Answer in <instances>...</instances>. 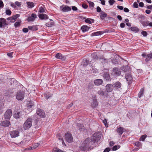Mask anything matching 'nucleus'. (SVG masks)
I'll list each match as a JSON object with an SVG mask.
<instances>
[{
	"label": "nucleus",
	"mask_w": 152,
	"mask_h": 152,
	"mask_svg": "<svg viewBox=\"0 0 152 152\" xmlns=\"http://www.w3.org/2000/svg\"><path fill=\"white\" fill-rule=\"evenodd\" d=\"M52 152H63V151L57 148H55L53 149Z\"/></svg>",
	"instance_id": "35"
},
{
	"label": "nucleus",
	"mask_w": 152,
	"mask_h": 152,
	"mask_svg": "<svg viewBox=\"0 0 152 152\" xmlns=\"http://www.w3.org/2000/svg\"><path fill=\"white\" fill-rule=\"evenodd\" d=\"M19 132L18 131H13L10 132V135L12 137L15 138L18 136Z\"/></svg>",
	"instance_id": "14"
},
{
	"label": "nucleus",
	"mask_w": 152,
	"mask_h": 152,
	"mask_svg": "<svg viewBox=\"0 0 152 152\" xmlns=\"http://www.w3.org/2000/svg\"><path fill=\"white\" fill-rule=\"evenodd\" d=\"M29 30L32 31H36L38 29V28L35 26H29L28 27Z\"/></svg>",
	"instance_id": "25"
},
{
	"label": "nucleus",
	"mask_w": 152,
	"mask_h": 152,
	"mask_svg": "<svg viewBox=\"0 0 152 152\" xmlns=\"http://www.w3.org/2000/svg\"><path fill=\"white\" fill-rule=\"evenodd\" d=\"M114 0H110L108 1V3L110 5H112L115 3Z\"/></svg>",
	"instance_id": "47"
},
{
	"label": "nucleus",
	"mask_w": 152,
	"mask_h": 152,
	"mask_svg": "<svg viewBox=\"0 0 152 152\" xmlns=\"http://www.w3.org/2000/svg\"><path fill=\"white\" fill-rule=\"evenodd\" d=\"M125 78L126 80L129 82L132 79L131 75L129 74H127L126 75Z\"/></svg>",
	"instance_id": "21"
},
{
	"label": "nucleus",
	"mask_w": 152,
	"mask_h": 152,
	"mask_svg": "<svg viewBox=\"0 0 152 152\" xmlns=\"http://www.w3.org/2000/svg\"><path fill=\"white\" fill-rule=\"evenodd\" d=\"M117 7L120 10H123L124 7L122 6L118 5L117 6Z\"/></svg>",
	"instance_id": "61"
},
{
	"label": "nucleus",
	"mask_w": 152,
	"mask_h": 152,
	"mask_svg": "<svg viewBox=\"0 0 152 152\" xmlns=\"http://www.w3.org/2000/svg\"><path fill=\"white\" fill-rule=\"evenodd\" d=\"M130 29L132 31L137 32L139 31V29L136 26H133L130 28Z\"/></svg>",
	"instance_id": "29"
},
{
	"label": "nucleus",
	"mask_w": 152,
	"mask_h": 152,
	"mask_svg": "<svg viewBox=\"0 0 152 152\" xmlns=\"http://www.w3.org/2000/svg\"><path fill=\"white\" fill-rule=\"evenodd\" d=\"M120 148V146L119 145L114 146L112 148L113 151H116L118 149V148Z\"/></svg>",
	"instance_id": "46"
},
{
	"label": "nucleus",
	"mask_w": 152,
	"mask_h": 152,
	"mask_svg": "<svg viewBox=\"0 0 152 152\" xmlns=\"http://www.w3.org/2000/svg\"><path fill=\"white\" fill-rule=\"evenodd\" d=\"M34 136V133L33 132L29 133L26 136V138L23 140V141L20 142V144H26L31 140Z\"/></svg>",
	"instance_id": "4"
},
{
	"label": "nucleus",
	"mask_w": 152,
	"mask_h": 152,
	"mask_svg": "<svg viewBox=\"0 0 152 152\" xmlns=\"http://www.w3.org/2000/svg\"><path fill=\"white\" fill-rule=\"evenodd\" d=\"M39 17L41 19H47L48 18V16L44 14H40L39 15Z\"/></svg>",
	"instance_id": "19"
},
{
	"label": "nucleus",
	"mask_w": 152,
	"mask_h": 152,
	"mask_svg": "<svg viewBox=\"0 0 152 152\" xmlns=\"http://www.w3.org/2000/svg\"><path fill=\"white\" fill-rule=\"evenodd\" d=\"M96 11L98 12H101L102 11L101 8L99 6H98L96 7Z\"/></svg>",
	"instance_id": "53"
},
{
	"label": "nucleus",
	"mask_w": 152,
	"mask_h": 152,
	"mask_svg": "<svg viewBox=\"0 0 152 152\" xmlns=\"http://www.w3.org/2000/svg\"><path fill=\"white\" fill-rule=\"evenodd\" d=\"M140 143L139 142H136L135 143V145L137 147L140 146Z\"/></svg>",
	"instance_id": "56"
},
{
	"label": "nucleus",
	"mask_w": 152,
	"mask_h": 152,
	"mask_svg": "<svg viewBox=\"0 0 152 152\" xmlns=\"http://www.w3.org/2000/svg\"><path fill=\"white\" fill-rule=\"evenodd\" d=\"M141 34L144 37H146L147 34V33L145 31H142L141 32Z\"/></svg>",
	"instance_id": "50"
},
{
	"label": "nucleus",
	"mask_w": 152,
	"mask_h": 152,
	"mask_svg": "<svg viewBox=\"0 0 152 152\" xmlns=\"http://www.w3.org/2000/svg\"><path fill=\"white\" fill-rule=\"evenodd\" d=\"M133 6L135 8H137L138 7V5L136 2H134L133 4Z\"/></svg>",
	"instance_id": "55"
},
{
	"label": "nucleus",
	"mask_w": 152,
	"mask_h": 152,
	"mask_svg": "<svg viewBox=\"0 0 152 152\" xmlns=\"http://www.w3.org/2000/svg\"><path fill=\"white\" fill-rule=\"evenodd\" d=\"M100 19L102 20H104V18H106L107 16V14L105 12L102 11L99 14Z\"/></svg>",
	"instance_id": "15"
},
{
	"label": "nucleus",
	"mask_w": 152,
	"mask_h": 152,
	"mask_svg": "<svg viewBox=\"0 0 152 152\" xmlns=\"http://www.w3.org/2000/svg\"><path fill=\"white\" fill-rule=\"evenodd\" d=\"M72 9L73 11H77V8L74 6H72Z\"/></svg>",
	"instance_id": "64"
},
{
	"label": "nucleus",
	"mask_w": 152,
	"mask_h": 152,
	"mask_svg": "<svg viewBox=\"0 0 152 152\" xmlns=\"http://www.w3.org/2000/svg\"><path fill=\"white\" fill-rule=\"evenodd\" d=\"M14 116L16 119H18L19 118V112L18 111H15Z\"/></svg>",
	"instance_id": "32"
},
{
	"label": "nucleus",
	"mask_w": 152,
	"mask_h": 152,
	"mask_svg": "<svg viewBox=\"0 0 152 152\" xmlns=\"http://www.w3.org/2000/svg\"><path fill=\"white\" fill-rule=\"evenodd\" d=\"M32 118H28L23 124V128L25 130L28 129L32 126Z\"/></svg>",
	"instance_id": "2"
},
{
	"label": "nucleus",
	"mask_w": 152,
	"mask_h": 152,
	"mask_svg": "<svg viewBox=\"0 0 152 152\" xmlns=\"http://www.w3.org/2000/svg\"><path fill=\"white\" fill-rule=\"evenodd\" d=\"M37 18V15L36 14L32 13L31 16L28 17L27 20L28 21H33Z\"/></svg>",
	"instance_id": "13"
},
{
	"label": "nucleus",
	"mask_w": 152,
	"mask_h": 152,
	"mask_svg": "<svg viewBox=\"0 0 152 152\" xmlns=\"http://www.w3.org/2000/svg\"><path fill=\"white\" fill-rule=\"evenodd\" d=\"M23 32L27 33L28 31V29L27 28H24L23 29Z\"/></svg>",
	"instance_id": "54"
},
{
	"label": "nucleus",
	"mask_w": 152,
	"mask_h": 152,
	"mask_svg": "<svg viewBox=\"0 0 152 152\" xmlns=\"http://www.w3.org/2000/svg\"><path fill=\"white\" fill-rule=\"evenodd\" d=\"M91 139L90 138H87L83 143L80 147V150L85 151L88 150L90 149V144H91Z\"/></svg>",
	"instance_id": "1"
},
{
	"label": "nucleus",
	"mask_w": 152,
	"mask_h": 152,
	"mask_svg": "<svg viewBox=\"0 0 152 152\" xmlns=\"http://www.w3.org/2000/svg\"><path fill=\"white\" fill-rule=\"evenodd\" d=\"M101 136V133L100 132H96L92 136L91 143L98 142L100 140Z\"/></svg>",
	"instance_id": "3"
},
{
	"label": "nucleus",
	"mask_w": 152,
	"mask_h": 152,
	"mask_svg": "<svg viewBox=\"0 0 152 152\" xmlns=\"http://www.w3.org/2000/svg\"><path fill=\"white\" fill-rule=\"evenodd\" d=\"M88 61L86 59L83 60L82 64L84 66H86L88 65Z\"/></svg>",
	"instance_id": "34"
},
{
	"label": "nucleus",
	"mask_w": 152,
	"mask_h": 152,
	"mask_svg": "<svg viewBox=\"0 0 152 152\" xmlns=\"http://www.w3.org/2000/svg\"><path fill=\"white\" fill-rule=\"evenodd\" d=\"M110 151V149L109 148H105L103 152H109Z\"/></svg>",
	"instance_id": "57"
},
{
	"label": "nucleus",
	"mask_w": 152,
	"mask_h": 152,
	"mask_svg": "<svg viewBox=\"0 0 152 152\" xmlns=\"http://www.w3.org/2000/svg\"><path fill=\"white\" fill-rule=\"evenodd\" d=\"M12 115V111L10 109H8L5 112L4 117L5 118L9 119Z\"/></svg>",
	"instance_id": "8"
},
{
	"label": "nucleus",
	"mask_w": 152,
	"mask_h": 152,
	"mask_svg": "<svg viewBox=\"0 0 152 152\" xmlns=\"http://www.w3.org/2000/svg\"><path fill=\"white\" fill-rule=\"evenodd\" d=\"M113 85L111 84H108L106 86V90L107 92H111L113 89Z\"/></svg>",
	"instance_id": "11"
},
{
	"label": "nucleus",
	"mask_w": 152,
	"mask_h": 152,
	"mask_svg": "<svg viewBox=\"0 0 152 152\" xmlns=\"http://www.w3.org/2000/svg\"><path fill=\"white\" fill-rule=\"evenodd\" d=\"M121 74L120 69L118 68H114L112 71V74L113 75L116 76L119 75Z\"/></svg>",
	"instance_id": "10"
},
{
	"label": "nucleus",
	"mask_w": 152,
	"mask_h": 152,
	"mask_svg": "<svg viewBox=\"0 0 152 152\" xmlns=\"http://www.w3.org/2000/svg\"><path fill=\"white\" fill-rule=\"evenodd\" d=\"M4 7V4L2 1L0 0V8H2Z\"/></svg>",
	"instance_id": "60"
},
{
	"label": "nucleus",
	"mask_w": 152,
	"mask_h": 152,
	"mask_svg": "<svg viewBox=\"0 0 152 152\" xmlns=\"http://www.w3.org/2000/svg\"><path fill=\"white\" fill-rule=\"evenodd\" d=\"M45 12V10L43 7H39V12L40 13L44 12Z\"/></svg>",
	"instance_id": "45"
},
{
	"label": "nucleus",
	"mask_w": 152,
	"mask_h": 152,
	"mask_svg": "<svg viewBox=\"0 0 152 152\" xmlns=\"http://www.w3.org/2000/svg\"><path fill=\"white\" fill-rule=\"evenodd\" d=\"M18 15H17L12 17V22H14L15 21L17 18L18 17Z\"/></svg>",
	"instance_id": "41"
},
{
	"label": "nucleus",
	"mask_w": 152,
	"mask_h": 152,
	"mask_svg": "<svg viewBox=\"0 0 152 152\" xmlns=\"http://www.w3.org/2000/svg\"><path fill=\"white\" fill-rule=\"evenodd\" d=\"M139 5L140 7H144V3L142 2H140L139 3Z\"/></svg>",
	"instance_id": "63"
},
{
	"label": "nucleus",
	"mask_w": 152,
	"mask_h": 152,
	"mask_svg": "<svg viewBox=\"0 0 152 152\" xmlns=\"http://www.w3.org/2000/svg\"><path fill=\"white\" fill-rule=\"evenodd\" d=\"M101 31H97L91 34V36H94L99 35L101 34Z\"/></svg>",
	"instance_id": "36"
},
{
	"label": "nucleus",
	"mask_w": 152,
	"mask_h": 152,
	"mask_svg": "<svg viewBox=\"0 0 152 152\" xmlns=\"http://www.w3.org/2000/svg\"><path fill=\"white\" fill-rule=\"evenodd\" d=\"M140 22L144 26H148V21H140Z\"/></svg>",
	"instance_id": "37"
},
{
	"label": "nucleus",
	"mask_w": 152,
	"mask_h": 152,
	"mask_svg": "<svg viewBox=\"0 0 152 152\" xmlns=\"http://www.w3.org/2000/svg\"><path fill=\"white\" fill-rule=\"evenodd\" d=\"M55 57L57 58L61 59L63 60H64L65 59L64 56L60 53L56 54Z\"/></svg>",
	"instance_id": "17"
},
{
	"label": "nucleus",
	"mask_w": 152,
	"mask_h": 152,
	"mask_svg": "<svg viewBox=\"0 0 152 152\" xmlns=\"http://www.w3.org/2000/svg\"><path fill=\"white\" fill-rule=\"evenodd\" d=\"M81 29L83 32H84L88 31L89 28L87 26L83 25L81 27Z\"/></svg>",
	"instance_id": "20"
},
{
	"label": "nucleus",
	"mask_w": 152,
	"mask_h": 152,
	"mask_svg": "<svg viewBox=\"0 0 152 152\" xmlns=\"http://www.w3.org/2000/svg\"><path fill=\"white\" fill-rule=\"evenodd\" d=\"M124 130V129L123 127H120L117 129V131L120 135H121L123 134Z\"/></svg>",
	"instance_id": "23"
},
{
	"label": "nucleus",
	"mask_w": 152,
	"mask_h": 152,
	"mask_svg": "<svg viewBox=\"0 0 152 152\" xmlns=\"http://www.w3.org/2000/svg\"><path fill=\"white\" fill-rule=\"evenodd\" d=\"M12 53H13V52L9 53H8L7 54V55L10 58H12Z\"/></svg>",
	"instance_id": "59"
},
{
	"label": "nucleus",
	"mask_w": 152,
	"mask_h": 152,
	"mask_svg": "<svg viewBox=\"0 0 152 152\" xmlns=\"http://www.w3.org/2000/svg\"><path fill=\"white\" fill-rule=\"evenodd\" d=\"M37 114L41 118H44L45 116V112L43 110L40 109H37Z\"/></svg>",
	"instance_id": "9"
},
{
	"label": "nucleus",
	"mask_w": 152,
	"mask_h": 152,
	"mask_svg": "<svg viewBox=\"0 0 152 152\" xmlns=\"http://www.w3.org/2000/svg\"><path fill=\"white\" fill-rule=\"evenodd\" d=\"M102 122L104 124L105 126L106 127H108V125H107V120L105 119H104V120H103Z\"/></svg>",
	"instance_id": "48"
},
{
	"label": "nucleus",
	"mask_w": 152,
	"mask_h": 152,
	"mask_svg": "<svg viewBox=\"0 0 152 152\" xmlns=\"http://www.w3.org/2000/svg\"><path fill=\"white\" fill-rule=\"evenodd\" d=\"M98 105V103L97 102L96 99H94L93 101V102L91 104V106L92 107H95L97 106Z\"/></svg>",
	"instance_id": "24"
},
{
	"label": "nucleus",
	"mask_w": 152,
	"mask_h": 152,
	"mask_svg": "<svg viewBox=\"0 0 152 152\" xmlns=\"http://www.w3.org/2000/svg\"><path fill=\"white\" fill-rule=\"evenodd\" d=\"M65 139L68 142H71L73 141V138L72 134L69 133H67L65 134Z\"/></svg>",
	"instance_id": "5"
},
{
	"label": "nucleus",
	"mask_w": 152,
	"mask_h": 152,
	"mask_svg": "<svg viewBox=\"0 0 152 152\" xmlns=\"http://www.w3.org/2000/svg\"><path fill=\"white\" fill-rule=\"evenodd\" d=\"M15 26V27L19 26V22H16L14 24Z\"/></svg>",
	"instance_id": "62"
},
{
	"label": "nucleus",
	"mask_w": 152,
	"mask_h": 152,
	"mask_svg": "<svg viewBox=\"0 0 152 152\" xmlns=\"http://www.w3.org/2000/svg\"><path fill=\"white\" fill-rule=\"evenodd\" d=\"M6 13L7 15H10L11 14V12L10 10H7L6 11Z\"/></svg>",
	"instance_id": "51"
},
{
	"label": "nucleus",
	"mask_w": 152,
	"mask_h": 152,
	"mask_svg": "<svg viewBox=\"0 0 152 152\" xmlns=\"http://www.w3.org/2000/svg\"><path fill=\"white\" fill-rule=\"evenodd\" d=\"M46 26L48 27H51L53 25V22H49L46 24Z\"/></svg>",
	"instance_id": "38"
},
{
	"label": "nucleus",
	"mask_w": 152,
	"mask_h": 152,
	"mask_svg": "<svg viewBox=\"0 0 152 152\" xmlns=\"http://www.w3.org/2000/svg\"><path fill=\"white\" fill-rule=\"evenodd\" d=\"M39 145V143H36L35 144L33 145H32L30 148H28V149H34L37 147H38Z\"/></svg>",
	"instance_id": "27"
},
{
	"label": "nucleus",
	"mask_w": 152,
	"mask_h": 152,
	"mask_svg": "<svg viewBox=\"0 0 152 152\" xmlns=\"http://www.w3.org/2000/svg\"><path fill=\"white\" fill-rule=\"evenodd\" d=\"M77 126L78 127V128H79L80 130H82L84 129V126L83 124H77Z\"/></svg>",
	"instance_id": "42"
},
{
	"label": "nucleus",
	"mask_w": 152,
	"mask_h": 152,
	"mask_svg": "<svg viewBox=\"0 0 152 152\" xmlns=\"http://www.w3.org/2000/svg\"><path fill=\"white\" fill-rule=\"evenodd\" d=\"M94 83L96 86H99L102 85L103 83V80L101 79H97L94 80Z\"/></svg>",
	"instance_id": "16"
},
{
	"label": "nucleus",
	"mask_w": 152,
	"mask_h": 152,
	"mask_svg": "<svg viewBox=\"0 0 152 152\" xmlns=\"http://www.w3.org/2000/svg\"><path fill=\"white\" fill-rule=\"evenodd\" d=\"M104 77L107 80H109L110 79V77L109 75L107 73L104 74Z\"/></svg>",
	"instance_id": "30"
},
{
	"label": "nucleus",
	"mask_w": 152,
	"mask_h": 152,
	"mask_svg": "<svg viewBox=\"0 0 152 152\" xmlns=\"http://www.w3.org/2000/svg\"><path fill=\"white\" fill-rule=\"evenodd\" d=\"M152 58V53L148 54L147 57L145 59L146 62L149 61Z\"/></svg>",
	"instance_id": "31"
},
{
	"label": "nucleus",
	"mask_w": 152,
	"mask_h": 152,
	"mask_svg": "<svg viewBox=\"0 0 152 152\" xmlns=\"http://www.w3.org/2000/svg\"><path fill=\"white\" fill-rule=\"evenodd\" d=\"M147 137L146 135L145 134L142 135L140 139V141H143Z\"/></svg>",
	"instance_id": "39"
},
{
	"label": "nucleus",
	"mask_w": 152,
	"mask_h": 152,
	"mask_svg": "<svg viewBox=\"0 0 152 152\" xmlns=\"http://www.w3.org/2000/svg\"><path fill=\"white\" fill-rule=\"evenodd\" d=\"M85 22L86 23L91 24L94 22V20L93 19L87 18L85 20Z\"/></svg>",
	"instance_id": "26"
},
{
	"label": "nucleus",
	"mask_w": 152,
	"mask_h": 152,
	"mask_svg": "<svg viewBox=\"0 0 152 152\" xmlns=\"http://www.w3.org/2000/svg\"><path fill=\"white\" fill-rule=\"evenodd\" d=\"M0 21L3 24V26H5L7 25L6 23V20L5 19L3 18H0Z\"/></svg>",
	"instance_id": "33"
},
{
	"label": "nucleus",
	"mask_w": 152,
	"mask_h": 152,
	"mask_svg": "<svg viewBox=\"0 0 152 152\" xmlns=\"http://www.w3.org/2000/svg\"><path fill=\"white\" fill-rule=\"evenodd\" d=\"M61 10L64 12H66L71 10V8L67 5H61L60 6Z\"/></svg>",
	"instance_id": "6"
},
{
	"label": "nucleus",
	"mask_w": 152,
	"mask_h": 152,
	"mask_svg": "<svg viewBox=\"0 0 152 152\" xmlns=\"http://www.w3.org/2000/svg\"><path fill=\"white\" fill-rule=\"evenodd\" d=\"M82 7L84 9H86L88 8V6L86 4H84L82 5Z\"/></svg>",
	"instance_id": "58"
},
{
	"label": "nucleus",
	"mask_w": 152,
	"mask_h": 152,
	"mask_svg": "<svg viewBox=\"0 0 152 152\" xmlns=\"http://www.w3.org/2000/svg\"><path fill=\"white\" fill-rule=\"evenodd\" d=\"M98 94L100 96H103L104 94V92L102 90H100L98 91Z\"/></svg>",
	"instance_id": "40"
},
{
	"label": "nucleus",
	"mask_w": 152,
	"mask_h": 152,
	"mask_svg": "<svg viewBox=\"0 0 152 152\" xmlns=\"http://www.w3.org/2000/svg\"><path fill=\"white\" fill-rule=\"evenodd\" d=\"M10 124V122L9 121H5L1 122L0 124L1 126H3L8 127L9 126Z\"/></svg>",
	"instance_id": "18"
},
{
	"label": "nucleus",
	"mask_w": 152,
	"mask_h": 152,
	"mask_svg": "<svg viewBox=\"0 0 152 152\" xmlns=\"http://www.w3.org/2000/svg\"><path fill=\"white\" fill-rule=\"evenodd\" d=\"M136 17H137L138 19H143L144 18V17L143 15L140 14H138Z\"/></svg>",
	"instance_id": "52"
},
{
	"label": "nucleus",
	"mask_w": 152,
	"mask_h": 152,
	"mask_svg": "<svg viewBox=\"0 0 152 152\" xmlns=\"http://www.w3.org/2000/svg\"><path fill=\"white\" fill-rule=\"evenodd\" d=\"M27 92V90L25 88L23 89L22 91H20V100H22L24 99V97Z\"/></svg>",
	"instance_id": "7"
},
{
	"label": "nucleus",
	"mask_w": 152,
	"mask_h": 152,
	"mask_svg": "<svg viewBox=\"0 0 152 152\" xmlns=\"http://www.w3.org/2000/svg\"><path fill=\"white\" fill-rule=\"evenodd\" d=\"M113 89L114 90H116L121 87V84L119 82H117L113 85Z\"/></svg>",
	"instance_id": "12"
},
{
	"label": "nucleus",
	"mask_w": 152,
	"mask_h": 152,
	"mask_svg": "<svg viewBox=\"0 0 152 152\" xmlns=\"http://www.w3.org/2000/svg\"><path fill=\"white\" fill-rule=\"evenodd\" d=\"M98 71V70L97 69L94 68H92L91 70V72L95 73H96Z\"/></svg>",
	"instance_id": "49"
},
{
	"label": "nucleus",
	"mask_w": 152,
	"mask_h": 152,
	"mask_svg": "<svg viewBox=\"0 0 152 152\" xmlns=\"http://www.w3.org/2000/svg\"><path fill=\"white\" fill-rule=\"evenodd\" d=\"M27 7L30 8H31L34 6V4L32 2L27 1L26 2Z\"/></svg>",
	"instance_id": "22"
},
{
	"label": "nucleus",
	"mask_w": 152,
	"mask_h": 152,
	"mask_svg": "<svg viewBox=\"0 0 152 152\" xmlns=\"http://www.w3.org/2000/svg\"><path fill=\"white\" fill-rule=\"evenodd\" d=\"M143 91L144 90L142 88L141 89L138 94V96L139 97H140L141 96L143 95Z\"/></svg>",
	"instance_id": "43"
},
{
	"label": "nucleus",
	"mask_w": 152,
	"mask_h": 152,
	"mask_svg": "<svg viewBox=\"0 0 152 152\" xmlns=\"http://www.w3.org/2000/svg\"><path fill=\"white\" fill-rule=\"evenodd\" d=\"M88 3L89 4V6L91 7H94V3L90 1H87Z\"/></svg>",
	"instance_id": "44"
},
{
	"label": "nucleus",
	"mask_w": 152,
	"mask_h": 152,
	"mask_svg": "<svg viewBox=\"0 0 152 152\" xmlns=\"http://www.w3.org/2000/svg\"><path fill=\"white\" fill-rule=\"evenodd\" d=\"M34 105V103L32 102H27V106L28 108H31Z\"/></svg>",
	"instance_id": "28"
}]
</instances>
